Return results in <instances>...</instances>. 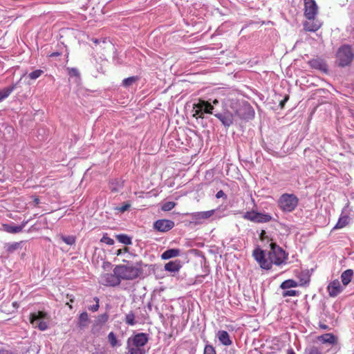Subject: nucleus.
Returning a JSON list of instances; mask_svg holds the SVG:
<instances>
[{
  "mask_svg": "<svg viewBox=\"0 0 354 354\" xmlns=\"http://www.w3.org/2000/svg\"><path fill=\"white\" fill-rule=\"evenodd\" d=\"M230 107L233 111L224 108L222 113L214 114V116L226 127H229L233 124L236 116L243 120H250L254 116L253 108L247 102L239 104L236 102H232Z\"/></svg>",
  "mask_w": 354,
  "mask_h": 354,
  "instance_id": "f257e3e1",
  "label": "nucleus"
},
{
  "mask_svg": "<svg viewBox=\"0 0 354 354\" xmlns=\"http://www.w3.org/2000/svg\"><path fill=\"white\" fill-rule=\"evenodd\" d=\"M252 255L261 268L266 270L270 269L272 264L279 266L286 263L288 259V254L274 243H270V250L268 253V258H266L264 251L260 248L254 250Z\"/></svg>",
  "mask_w": 354,
  "mask_h": 354,
  "instance_id": "f03ea898",
  "label": "nucleus"
},
{
  "mask_svg": "<svg viewBox=\"0 0 354 354\" xmlns=\"http://www.w3.org/2000/svg\"><path fill=\"white\" fill-rule=\"evenodd\" d=\"M148 342V337L145 333H138L127 339V354H145V346Z\"/></svg>",
  "mask_w": 354,
  "mask_h": 354,
  "instance_id": "7ed1b4c3",
  "label": "nucleus"
},
{
  "mask_svg": "<svg viewBox=\"0 0 354 354\" xmlns=\"http://www.w3.org/2000/svg\"><path fill=\"white\" fill-rule=\"evenodd\" d=\"M113 272L118 276L120 282L121 280H133L137 278L140 273V270L137 267L127 264L116 266L113 269Z\"/></svg>",
  "mask_w": 354,
  "mask_h": 354,
  "instance_id": "20e7f679",
  "label": "nucleus"
},
{
  "mask_svg": "<svg viewBox=\"0 0 354 354\" xmlns=\"http://www.w3.org/2000/svg\"><path fill=\"white\" fill-rule=\"evenodd\" d=\"M299 204V198L293 194H283L277 201L279 208L285 213L293 212Z\"/></svg>",
  "mask_w": 354,
  "mask_h": 354,
  "instance_id": "39448f33",
  "label": "nucleus"
},
{
  "mask_svg": "<svg viewBox=\"0 0 354 354\" xmlns=\"http://www.w3.org/2000/svg\"><path fill=\"white\" fill-rule=\"evenodd\" d=\"M49 315L43 311H37L30 315V322L35 328L41 331L48 328Z\"/></svg>",
  "mask_w": 354,
  "mask_h": 354,
  "instance_id": "423d86ee",
  "label": "nucleus"
},
{
  "mask_svg": "<svg viewBox=\"0 0 354 354\" xmlns=\"http://www.w3.org/2000/svg\"><path fill=\"white\" fill-rule=\"evenodd\" d=\"M213 105L205 100H199L197 103L193 104L192 115L196 118H203L205 113L215 114L214 113Z\"/></svg>",
  "mask_w": 354,
  "mask_h": 354,
  "instance_id": "0eeeda50",
  "label": "nucleus"
},
{
  "mask_svg": "<svg viewBox=\"0 0 354 354\" xmlns=\"http://www.w3.org/2000/svg\"><path fill=\"white\" fill-rule=\"evenodd\" d=\"M353 57V53L351 46L348 45L342 46L336 53L337 62L340 66H345L350 64Z\"/></svg>",
  "mask_w": 354,
  "mask_h": 354,
  "instance_id": "6e6552de",
  "label": "nucleus"
},
{
  "mask_svg": "<svg viewBox=\"0 0 354 354\" xmlns=\"http://www.w3.org/2000/svg\"><path fill=\"white\" fill-rule=\"evenodd\" d=\"M219 209H211L205 212H198L193 213L192 216L194 220H195L198 223H202L203 221L211 218L213 216H215L216 218H220L223 216L219 213Z\"/></svg>",
  "mask_w": 354,
  "mask_h": 354,
  "instance_id": "1a4fd4ad",
  "label": "nucleus"
},
{
  "mask_svg": "<svg viewBox=\"0 0 354 354\" xmlns=\"http://www.w3.org/2000/svg\"><path fill=\"white\" fill-rule=\"evenodd\" d=\"M318 12V6L315 0H304V15L308 19H315Z\"/></svg>",
  "mask_w": 354,
  "mask_h": 354,
  "instance_id": "9d476101",
  "label": "nucleus"
},
{
  "mask_svg": "<svg viewBox=\"0 0 354 354\" xmlns=\"http://www.w3.org/2000/svg\"><path fill=\"white\" fill-rule=\"evenodd\" d=\"M100 283L106 286H116L120 284V278L117 274L105 273L100 276Z\"/></svg>",
  "mask_w": 354,
  "mask_h": 354,
  "instance_id": "9b49d317",
  "label": "nucleus"
},
{
  "mask_svg": "<svg viewBox=\"0 0 354 354\" xmlns=\"http://www.w3.org/2000/svg\"><path fill=\"white\" fill-rule=\"evenodd\" d=\"M174 227V222L167 219H160L153 223V227L160 232H166Z\"/></svg>",
  "mask_w": 354,
  "mask_h": 354,
  "instance_id": "f8f14e48",
  "label": "nucleus"
},
{
  "mask_svg": "<svg viewBox=\"0 0 354 354\" xmlns=\"http://www.w3.org/2000/svg\"><path fill=\"white\" fill-rule=\"evenodd\" d=\"M327 288L329 295L333 297L339 295L344 289L337 279L331 281Z\"/></svg>",
  "mask_w": 354,
  "mask_h": 354,
  "instance_id": "ddd939ff",
  "label": "nucleus"
},
{
  "mask_svg": "<svg viewBox=\"0 0 354 354\" xmlns=\"http://www.w3.org/2000/svg\"><path fill=\"white\" fill-rule=\"evenodd\" d=\"M311 68L326 73L328 67L324 61L322 59H313L308 62Z\"/></svg>",
  "mask_w": 354,
  "mask_h": 354,
  "instance_id": "4468645a",
  "label": "nucleus"
},
{
  "mask_svg": "<svg viewBox=\"0 0 354 354\" xmlns=\"http://www.w3.org/2000/svg\"><path fill=\"white\" fill-rule=\"evenodd\" d=\"M28 221H24L21 225H13L9 224H3V229L8 233L17 234L22 231Z\"/></svg>",
  "mask_w": 354,
  "mask_h": 354,
  "instance_id": "2eb2a0df",
  "label": "nucleus"
},
{
  "mask_svg": "<svg viewBox=\"0 0 354 354\" xmlns=\"http://www.w3.org/2000/svg\"><path fill=\"white\" fill-rule=\"evenodd\" d=\"M318 341L323 344L334 345L337 343V337L332 333H326L317 337Z\"/></svg>",
  "mask_w": 354,
  "mask_h": 354,
  "instance_id": "dca6fc26",
  "label": "nucleus"
},
{
  "mask_svg": "<svg viewBox=\"0 0 354 354\" xmlns=\"http://www.w3.org/2000/svg\"><path fill=\"white\" fill-rule=\"evenodd\" d=\"M219 342L224 346H230L232 341L230 337L229 333L225 330H218L216 333Z\"/></svg>",
  "mask_w": 354,
  "mask_h": 354,
  "instance_id": "f3484780",
  "label": "nucleus"
},
{
  "mask_svg": "<svg viewBox=\"0 0 354 354\" xmlns=\"http://www.w3.org/2000/svg\"><path fill=\"white\" fill-rule=\"evenodd\" d=\"M322 26L319 20L311 19L306 21L304 24V29L307 31L315 32Z\"/></svg>",
  "mask_w": 354,
  "mask_h": 354,
  "instance_id": "a211bd4d",
  "label": "nucleus"
},
{
  "mask_svg": "<svg viewBox=\"0 0 354 354\" xmlns=\"http://www.w3.org/2000/svg\"><path fill=\"white\" fill-rule=\"evenodd\" d=\"M180 261L175 260L168 262L165 265V270L171 272H178L181 268Z\"/></svg>",
  "mask_w": 354,
  "mask_h": 354,
  "instance_id": "6ab92c4d",
  "label": "nucleus"
},
{
  "mask_svg": "<svg viewBox=\"0 0 354 354\" xmlns=\"http://www.w3.org/2000/svg\"><path fill=\"white\" fill-rule=\"evenodd\" d=\"M180 254V250L177 248L169 249L161 254L162 259H169L171 258L178 257Z\"/></svg>",
  "mask_w": 354,
  "mask_h": 354,
  "instance_id": "aec40b11",
  "label": "nucleus"
},
{
  "mask_svg": "<svg viewBox=\"0 0 354 354\" xmlns=\"http://www.w3.org/2000/svg\"><path fill=\"white\" fill-rule=\"evenodd\" d=\"M353 277V271L351 269H348L344 271L341 274V279L344 286H346L352 280Z\"/></svg>",
  "mask_w": 354,
  "mask_h": 354,
  "instance_id": "412c9836",
  "label": "nucleus"
},
{
  "mask_svg": "<svg viewBox=\"0 0 354 354\" xmlns=\"http://www.w3.org/2000/svg\"><path fill=\"white\" fill-rule=\"evenodd\" d=\"M15 88V85L0 89V102L7 98Z\"/></svg>",
  "mask_w": 354,
  "mask_h": 354,
  "instance_id": "4be33fe9",
  "label": "nucleus"
},
{
  "mask_svg": "<svg viewBox=\"0 0 354 354\" xmlns=\"http://www.w3.org/2000/svg\"><path fill=\"white\" fill-rule=\"evenodd\" d=\"M349 222V217L346 215L341 216L337 223V224L333 227L334 230L336 229H342Z\"/></svg>",
  "mask_w": 354,
  "mask_h": 354,
  "instance_id": "5701e85b",
  "label": "nucleus"
},
{
  "mask_svg": "<svg viewBox=\"0 0 354 354\" xmlns=\"http://www.w3.org/2000/svg\"><path fill=\"white\" fill-rule=\"evenodd\" d=\"M123 187V182L120 180H113L110 183V189L112 192H118Z\"/></svg>",
  "mask_w": 354,
  "mask_h": 354,
  "instance_id": "b1692460",
  "label": "nucleus"
},
{
  "mask_svg": "<svg viewBox=\"0 0 354 354\" xmlns=\"http://www.w3.org/2000/svg\"><path fill=\"white\" fill-rule=\"evenodd\" d=\"M272 218V216L268 214L257 212L256 223H268Z\"/></svg>",
  "mask_w": 354,
  "mask_h": 354,
  "instance_id": "393cba45",
  "label": "nucleus"
},
{
  "mask_svg": "<svg viewBox=\"0 0 354 354\" xmlns=\"http://www.w3.org/2000/svg\"><path fill=\"white\" fill-rule=\"evenodd\" d=\"M298 286V283L293 279H288L284 281L280 286L281 288L286 290L290 288H295Z\"/></svg>",
  "mask_w": 354,
  "mask_h": 354,
  "instance_id": "a878e982",
  "label": "nucleus"
},
{
  "mask_svg": "<svg viewBox=\"0 0 354 354\" xmlns=\"http://www.w3.org/2000/svg\"><path fill=\"white\" fill-rule=\"evenodd\" d=\"M21 243L15 242L12 243H6L4 246L6 251L8 253H12L15 250H18L20 247Z\"/></svg>",
  "mask_w": 354,
  "mask_h": 354,
  "instance_id": "bb28decb",
  "label": "nucleus"
},
{
  "mask_svg": "<svg viewBox=\"0 0 354 354\" xmlns=\"http://www.w3.org/2000/svg\"><path fill=\"white\" fill-rule=\"evenodd\" d=\"M257 216V212H255V211L246 212L243 214V218L245 220H248V221L256 223Z\"/></svg>",
  "mask_w": 354,
  "mask_h": 354,
  "instance_id": "cd10ccee",
  "label": "nucleus"
},
{
  "mask_svg": "<svg viewBox=\"0 0 354 354\" xmlns=\"http://www.w3.org/2000/svg\"><path fill=\"white\" fill-rule=\"evenodd\" d=\"M118 241L125 245L131 244V239L126 234H119L116 236Z\"/></svg>",
  "mask_w": 354,
  "mask_h": 354,
  "instance_id": "c85d7f7f",
  "label": "nucleus"
},
{
  "mask_svg": "<svg viewBox=\"0 0 354 354\" xmlns=\"http://www.w3.org/2000/svg\"><path fill=\"white\" fill-rule=\"evenodd\" d=\"M79 322L80 326H85L88 322V316L87 313L83 312L79 317Z\"/></svg>",
  "mask_w": 354,
  "mask_h": 354,
  "instance_id": "c756f323",
  "label": "nucleus"
},
{
  "mask_svg": "<svg viewBox=\"0 0 354 354\" xmlns=\"http://www.w3.org/2000/svg\"><path fill=\"white\" fill-rule=\"evenodd\" d=\"M108 339H109V342L112 347H115V346L120 345V344H118L116 336L113 332H111L109 333Z\"/></svg>",
  "mask_w": 354,
  "mask_h": 354,
  "instance_id": "7c9ffc66",
  "label": "nucleus"
},
{
  "mask_svg": "<svg viewBox=\"0 0 354 354\" xmlns=\"http://www.w3.org/2000/svg\"><path fill=\"white\" fill-rule=\"evenodd\" d=\"M125 322L127 324L130 326H133L136 324L135 315L133 314V312H130L126 315Z\"/></svg>",
  "mask_w": 354,
  "mask_h": 354,
  "instance_id": "2f4dec72",
  "label": "nucleus"
},
{
  "mask_svg": "<svg viewBox=\"0 0 354 354\" xmlns=\"http://www.w3.org/2000/svg\"><path fill=\"white\" fill-rule=\"evenodd\" d=\"M61 239L68 245H72L75 243V237L74 236H60Z\"/></svg>",
  "mask_w": 354,
  "mask_h": 354,
  "instance_id": "473e14b6",
  "label": "nucleus"
},
{
  "mask_svg": "<svg viewBox=\"0 0 354 354\" xmlns=\"http://www.w3.org/2000/svg\"><path fill=\"white\" fill-rule=\"evenodd\" d=\"M176 206V203L172 201H167L162 205V210L165 212L170 211Z\"/></svg>",
  "mask_w": 354,
  "mask_h": 354,
  "instance_id": "72a5a7b5",
  "label": "nucleus"
},
{
  "mask_svg": "<svg viewBox=\"0 0 354 354\" xmlns=\"http://www.w3.org/2000/svg\"><path fill=\"white\" fill-rule=\"evenodd\" d=\"M138 80V77H129L128 78H126L123 80L122 82V84L127 87V86H129L131 85H132L134 82H136Z\"/></svg>",
  "mask_w": 354,
  "mask_h": 354,
  "instance_id": "f704fd0d",
  "label": "nucleus"
},
{
  "mask_svg": "<svg viewBox=\"0 0 354 354\" xmlns=\"http://www.w3.org/2000/svg\"><path fill=\"white\" fill-rule=\"evenodd\" d=\"M43 73L44 71L42 70L38 69L29 73L28 76L31 80H36L38 77H39Z\"/></svg>",
  "mask_w": 354,
  "mask_h": 354,
  "instance_id": "c9c22d12",
  "label": "nucleus"
},
{
  "mask_svg": "<svg viewBox=\"0 0 354 354\" xmlns=\"http://www.w3.org/2000/svg\"><path fill=\"white\" fill-rule=\"evenodd\" d=\"M100 241L102 243H106V244H107L109 245H112L114 244L113 239H112L110 237H109L106 234L103 235V236L100 239Z\"/></svg>",
  "mask_w": 354,
  "mask_h": 354,
  "instance_id": "e433bc0d",
  "label": "nucleus"
},
{
  "mask_svg": "<svg viewBox=\"0 0 354 354\" xmlns=\"http://www.w3.org/2000/svg\"><path fill=\"white\" fill-rule=\"evenodd\" d=\"M307 354H322L320 350L316 346H310L306 349Z\"/></svg>",
  "mask_w": 354,
  "mask_h": 354,
  "instance_id": "4c0bfd02",
  "label": "nucleus"
},
{
  "mask_svg": "<svg viewBox=\"0 0 354 354\" xmlns=\"http://www.w3.org/2000/svg\"><path fill=\"white\" fill-rule=\"evenodd\" d=\"M176 354H194L193 349H187L184 348H179Z\"/></svg>",
  "mask_w": 354,
  "mask_h": 354,
  "instance_id": "58836bf2",
  "label": "nucleus"
},
{
  "mask_svg": "<svg viewBox=\"0 0 354 354\" xmlns=\"http://www.w3.org/2000/svg\"><path fill=\"white\" fill-rule=\"evenodd\" d=\"M203 354H216L214 348L212 345H206Z\"/></svg>",
  "mask_w": 354,
  "mask_h": 354,
  "instance_id": "ea45409f",
  "label": "nucleus"
},
{
  "mask_svg": "<svg viewBox=\"0 0 354 354\" xmlns=\"http://www.w3.org/2000/svg\"><path fill=\"white\" fill-rule=\"evenodd\" d=\"M94 300L95 301V304L88 307V309L93 312H95V311L98 310V309H99V299L97 297H95Z\"/></svg>",
  "mask_w": 354,
  "mask_h": 354,
  "instance_id": "a19ab883",
  "label": "nucleus"
},
{
  "mask_svg": "<svg viewBox=\"0 0 354 354\" xmlns=\"http://www.w3.org/2000/svg\"><path fill=\"white\" fill-rule=\"evenodd\" d=\"M297 292L296 290H290L284 291L283 293V297H295L297 295Z\"/></svg>",
  "mask_w": 354,
  "mask_h": 354,
  "instance_id": "79ce46f5",
  "label": "nucleus"
},
{
  "mask_svg": "<svg viewBox=\"0 0 354 354\" xmlns=\"http://www.w3.org/2000/svg\"><path fill=\"white\" fill-rule=\"evenodd\" d=\"M68 74L70 76H75L78 77L79 76V72L77 69L75 68H68Z\"/></svg>",
  "mask_w": 354,
  "mask_h": 354,
  "instance_id": "37998d69",
  "label": "nucleus"
},
{
  "mask_svg": "<svg viewBox=\"0 0 354 354\" xmlns=\"http://www.w3.org/2000/svg\"><path fill=\"white\" fill-rule=\"evenodd\" d=\"M130 207V205L128 204V203H126V204H124L122 205V206L120 207H118L116 208V209H118V211H120V212H124L125 211H127L129 208Z\"/></svg>",
  "mask_w": 354,
  "mask_h": 354,
  "instance_id": "c03bdc74",
  "label": "nucleus"
},
{
  "mask_svg": "<svg viewBox=\"0 0 354 354\" xmlns=\"http://www.w3.org/2000/svg\"><path fill=\"white\" fill-rule=\"evenodd\" d=\"M216 197L217 198H223V197H224L225 198H227V196H226V194H225L222 190H220V191H218V192L216 193Z\"/></svg>",
  "mask_w": 354,
  "mask_h": 354,
  "instance_id": "a18cd8bd",
  "label": "nucleus"
},
{
  "mask_svg": "<svg viewBox=\"0 0 354 354\" xmlns=\"http://www.w3.org/2000/svg\"><path fill=\"white\" fill-rule=\"evenodd\" d=\"M288 100V96H286V97L284 98L283 100H282L281 102H280V106L281 107H283L285 104V103L287 102V100Z\"/></svg>",
  "mask_w": 354,
  "mask_h": 354,
  "instance_id": "49530a36",
  "label": "nucleus"
},
{
  "mask_svg": "<svg viewBox=\"0 0 354 354\" xmlns=\"http://www.w3.org/2000/svg\"><path fill=\"white\" fill-rule=\"evenodd\" d=\"M319 327L324 330H327L328 329V326L326 324H319Z\"/></svg>",
  "mask_w": 354,
  "mask_h": 354,
  "instance_id": "de8ad7c7",
  "label": "nucleus"
},
{
  "mask_svg": "<svg viewBox=\"0 0 354 354\" xmlns=\"http://www.w3.org/2000/svg\"><path fill=\"white\" fill-rule=\"evenodd\" d=\"M218 104V100H216V99H215V100H214L212 101V104L214 106V105H216V104Z\"/></svg>",
  "mask_w": 354,
  "mask_h": 354,
  "instance_id": "09e8293b",
  "label": "nucleus"
},
{
  "mask_svg": "<svg viewBox=\"0 0 354 354\" xmlns=\"http://www.w3.org/2000/svg\"><path fill=\"white\" fill-rule=\"evenodd\" d=\"M58 55H59V53H53L50 55V57H55V56H58Z\"/></svg>",
  "mask_w": 354,
  "mask_h": 354,
  "instance_id": "8fccbe9b",
  "label": "nucleus"
},
{
  "mask_svg": "<svg viewBox=\"0 0 354 354\" xmlns=\"http://www.w3.org/2000/svg\"><path fill=\"white\" fill-rule=\"evenodd\" d=\"M8 353V351L0 350V354Z\"/></svg>",
  "mask_w": 354,
  "mask_h": 354,
  "instance_id": "3c124183",
  "label": "nucleus"
},
{
  "mask_svg": "<svg viewBox=\"0 0 354 354\" xmlns=\"http://www.w3.org/2000/svg\"><path fill=\"white\" fill-rule=\"evenodd\" d=\"M288 354H295L292 349L288 351Z\"/></svg>",
  "mask_w": 354,
  "mask_h": 354,
  "instance_id": "603ef678",
  "label": "nucleus"
},
{
  "mask_svg": "<svg viewBox=\"0 0 354 354\" xmlns=\"http://www.w3.org/2000/svg\"><path fill=\"white\" fill-rule=\"evenodd\" d=\"M35 203H39V200H38L37 198V199H35Z\"/></svg>",
  "mask_w": 354,
  "mask_h": 354,
  "instance_id": "864d4df0",
  "label": "nucleus"
},
{
  "mask_svg": "<svg viewBox=\"0 0 354 354\" xmlns=\"http://www.w3.org/2000/svg\"><path fill=\"white\" fill-rule=\"evenodd\" d=\"M93 41H94L95 43H97V42H98V41H97V39H94V40H93Z\"/></svg>",
  "mask_w": 354,
  "mask_h": 354,
  "instance_id": "5fc2aeb1",
  "label": "nucleus"
},
{
  "mask_svg": "<svg viewBox=\"0 0 354 354\" xmlns=\"http://www.w3.org/2000/svg\"><path fill=\"white\" fill-rule=\"evenodd\" d=\"M120 253H121V251L119 250L118 251V253H117V254H120Z\"/></svg>",
  "mask_w": 354,
  "mask_h": 354,
  "instance_id": "6e6d98bb",
  "label": "nucleus"
}]
</instances>
